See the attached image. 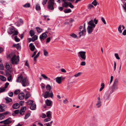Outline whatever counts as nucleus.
I'll list each match as a JSON object with an SVG mask.
<instances>
[{
	"mask_svg": "<svg viewBox=\"0 0 126 126\" xmlns=\"http://www.w3.org/2000/svg\"><path fill=\"white\" fill-rule=\"evenodd\" d=\"M68 6L72 8H74V6L72 5V3L70 2H69Z\"/></svg>",
	"mask_w": 126,
	"mask_h": 126,
	"instance_id": "obj_51",
	"label": "nucleus"
},
{
	"mask_svg": "<svg viewBox=\"0 0 126 126\" xmlns=\"http://www.w3.org/2000/svg\"><path fill=\"white\" fill-rule=\"evenodd\" d=\"M4 105H0V112H2L5 111L4 109Z\"/></svg>",
	"mask_w": 126,
	"mask_h": 126,
	"instance_id": "obj_29",
	"label": "nucleus"
},
{
	"mask_svg": "<svg viewBox=\"0 0 126 126\" xmlns=\"http://www.w3.org/2000/svg\"><path fill=\"white\" fill-rule=\"evenodd\" d=\"M118 79H116L114 80L113 84L114 85H118Z\"/></svg>",
	"mask_w": 126,
	"mask_h": 126,
	"instance_id": "obj_44",
	"label": "nucleus"
},
{
	"mask_svg": "<svg viewBox=\"0 0 126 126\" xmlns=\"http://www.w3.org/2000/svg\"><path fill=\"white\" fill-rule=\"evenodd\" d=\"M9 83H8V82L6 83L5 84V86H4V88L5 89H6V88H7V87L9 85Z\"/></svg>",
	"mask_w": 126,
	"mask_h": 126,
	"instance_id": "obj_64",
	"label": "nucleus"
},
{
	"mask_svg": "<svg viewBox=\"0 0 126 126\" xmlns=\"http://www.w3.org/2000/svg\"><path fill=\"white\" fill-rule=\"evenodd\" d=\"M44 54L45 56H47L48 55V53L45 49L43 50Z\"/></svg>",
	"mask_w": 126,
	"mask_h": 126,
	"instance_id": "obj_35",
	"label": "nucleus"
},
{
	"mask_svg": "<svg viewBox=\"0 0 126 126\" xmlns=\"http://www.w3.org/2000/svg\"><path fill=\"white\" fill-rule=\"evenodd\" d=\"M92 26H88L87 28V30L88 33L89 34L91 33L92 32L93 30V28Z\"/></svg>",
	"mask_w": 126,
	"mask_h": 126,
	"instance_id": "obj_15",
	"label": "nucleus"
},
{
	"mask_svg": "<svg viewBox=\"0 0 126 126\" xmlns=\"http://www.w3.org/2000/svg\"><path fill=\"white\" fill-rule=\"evenodd\" d=\"M51 118L49 117H48V118L45 119L44 120V121L45 122H48V121H49L51 120Z\"/></svg>",
	"mask_w": 126,
	"mask_h": 126,
	"instance_id": "obj_46",
	"label": "nucleus"
},
{
	"mask_svg": "<svg viewBox=\"0 0 126 126\" xmlns=\"http://www.w3.org/2000/svg\"><path fill=\"white\" fill-rule=\"evenodd\" d=\"M97 2L96 0H94L92 3V4L95 6L97 5Z\"/></svg>",
	"mask_w": 126,
	"mask_h": 126,
	"instance_id": "obj_47",
	"label": "nucleus"
},
{
	"mask_svg": "<svg viewBox=\"0 0 126 126\" xmlns=\"http://www.w3.org/2000/svg\"><path fill=\"white\" fill-rule=\"evenodd\" d=\"M14 33L12 36V37H13L15 35H17L18 33V32L17 31H15L14 32Z\"/></svg>",
	"mask_w": 126,
	"mask_h": 126,
	"instance_id": "obj_52",
	"label": "nucleus"
},
{
	"mask_svg": "<svg viewBox=\"0 0 126 126\" xmlns=\"http://www.w3.org/2000/svg\"><path fill=\"white\" fill-rule=\"evenodd\" d=\"M122 27V25H120L118 28V31H119V32L120 33H121L122 32V31L121 30V28Z\"/></svg>",
	"mask_w": 126,
	"mask_h": 126,
	"instance_id": "obj_45",
	"label": "nucleus"
},
{
	"mask_svg": "<svg viewBox=\"0 0 126 126\" xmlns=\"http://www.w3.org/2000/svg\"><path fill=\"white\" fill-rule=\"evenodd\" d=\"M19 113H20V111L19 110H16L14 111V113L15 114H18Z\"/></svg>",
	"mask_w": 126,
	"mask_h": 126,
	"instance_id": "obj_62",
	"label": "nucleus"
},
{
	"mask_svg": "<svg viewBox=\"0 0 126 126\" xmlns=\"http://www.w3.org/2000/svg\"><path fill=\"white\" fill-rule=\"evenodd\" d=\"M81 73H82L81 72H79L77 74H75L74 75V76L76 77H78L80 76Z\"/></svg>",
	"mask_w": 126,
	"mask_h": 126,
	"instance_id": "obj_55",
	"label": "nucleus"
},
{
	"mask_svg": "<svg viewBox=\"0 0 126 126\" xmlns=\"http://www.w3.org/2000/svg\"><path fill=\"white\" fill-rule=\"evenodd\" d=\"M20 107L19 104L18 103L14 104L12 106L13 108L14 109H18Z\"/></svg>",
	"mask_w": 126,
	"mask_h": 126,
	"instance_id": "obj_20",
	"label": "nucleus"
},
{
	"mask_svg": "<svg viewBox=\"0 0 126 126\" xmlns=\"http://www.w3.org/2000/svg\"><path fill=\"white\" fill-rule=\"evenodd\" d=\"M9 113V112L6 111L3 113L0 114V120L3 119L5 117L4 115L8 114Z\"/></svg>",
	"mask_w": 126,
	"mask_h": 126,
	"instance_id": "obj_10",
	"label": "nucleus"
},
{
	"mask_svg": "<svg viewBox=\"0 0 126 126\" xmlns=\"http://www.w3.org/2000/svg\"><path fill=\"white\" fill-rule=\"evenodd\" d=\"M20 91L19 90L17 89L15 90L14 92V94H17L20 92Z\"/></svg>",
	"mask_w": 126,
	"mask_h": 126,
	"instance_id": "obj_49",
	"label": "nucleus"
},
{
	"mask_svg": "<svg viewBox=\"0 0 126 126\" xmlns=\"http://www.w3.org/2000/svg\"><path fill=\"white\" fill-rule=\"evenodd\" d=\"M23 79L22 74H21L19 75V76H18L16 81L17 82H21L22 81V80Z\"/></svg>",
	"mask_w": 126,
	"mask_h": 126,
	"instance_id": "obj_11",
	"label": "nucleus"
},
{
	"mask_svg": "<svg viewBox=\"0 0 126 126\" xmlns=\"http://www.w3.org/2000/svg\"><path fill=\"white\" fill-rule=\"evenodd\" d=\"M70 36L73 38H76L77 37V35L74 33H73L70 34Z\"/></svg>",
	"mask_w": 126,
	"mask_h": 126,
	"instance_id": "obj_50",
	"label": "nucleus"
},
{
	"mask_svg": "<svg viewBox=\"0 0 126 126\" xmlns=\"http://www.w3.org/2000/svg\"><path fill=\"white\" fill-rule=\"evenodd\" d=\"M15 31V29L12 26L11 27L9 28L8 30V33L10 34H13Z\"/></svg>",
	"mask_w": 126,
	"mask_h": 126,
	"instance_id": "obj_9",
	"label": "nucleus"
},
{
	"mask_svg": "<svg viewBox=\"0 0 126 126\" xmlns=\"http://www.w3.org/2000/svg\"><path fill=\"white\" fill-rule=\"evenodd\" d=\"M41 7L38 4L36 5L35 9L37 11H39L41 10Z\"/></svg>",
	"mask_w": 126,
	"mask_h": 126,
	"instance_id": "obj_31",
	"label": "nucleus"
},
{
	"mask_svg": "<svg viewBox=\"0 0 126 126\" xmlns=\"http://www.w3.org/2000/svg\"><path fill=\"white\" fill-rule=\"evenodd\" d=\"M12 75L9 76L7 78L8 80L9 81H11L12 79Z\"/></svg>",
	"mask_w": 126,
	"mask_h": 126,
	"instance_id": "obj_56",
	"label": "nucleus"
},
{
	"mask_svg": "<svg viewBox=\"0 0 126 126\" xmlns=\"http://www.w3.org/2000/svg\"><path fill=\"white\" fill-rule=\"evenodd\" d=\"M110 94H109L108 92L106 93L104 96V98L105 100H108L110 98Z\"/></svg>",
	"mask_w": 126,
	"mask_h": 126,
	"instance_id": "obj_13",
	"label": "nucleus"
},
{
	"mask_svg": "<svg viewBox=\"0 0 126 126\" xmlns=\"http://www.w3.org/2000/svg\"><path fill=\"white\" fill-rule=\"evenodd\" d=\"M88 24L90 26H92V27H95V25L93 23V21L92 19L88 23Z\"/></svg>",
	"mask_w": 126,
	"mask_h": 126,
	"instance_id": "obj_17",
	"label": "nucleus"
},
{
	"mask_svg": "<svg viewBox=\"0 0 126 126\" xmlns=\"http://www.w3.org/2000/svg\"><path fill=\"white\" fill-rule=\"evenodd\" d=\"M33 101L32 100H30L28 101L27 102V103L29 105L31 106L33 104Z\"/></svg>",
	"mask_w": 126,
	"mask_h": 126,
	"instance_id": "obj_37",
	"label": "nucleus"
},
{
	"mask_svg": "<svg viewBox=\"0 0 126 126\" xmlns=\"http://www.w3.org/2000/svg\"><path fill=\"white\" fill-rule=\"evenodd\" d=\"M101 102L100 100H98L97 103L96 105L97 106V107L99 108L101 105Z\"/></svg>",
	"mask_w": 126,
	"mask_h": 126,
	"instance_id": "obj_28",
	"label": "nucleus"
},
{
	"mask_svg": "<svg viewBox=\"0 0 126 126\" xmlns=\"http://www.w3.org/2000/svg\"><path fill=\"white\" fill-rule=\"evenodd\" d=\"M21 82L23 86L24 87L28 86L29 84V83L28 82L27 78L26 77L24 78Z\"/></svg>",
	"mask_w": 126,
	"mask_h": 126,
	"instance_id": "obj_4",
	"label": "nucleus"
},
{
	"mask_svg": "<svg viewBox=\"0 0 126 126\" xmlns=\"http://www.w3.org/2000/svg\"><path fill=\"white\" fill-rule=\"evenodd\" d=\"M23 6L25 8L29 7L30 6V5L29 3H27L24 5Z\"/></svg>",
	"mask_w": 126,
	"mask_h": 126,
	"instance_id": "obj_42",
	"label": "nucleus"
},
{
	"mask_svg": "<svg viewBox=\"0 0 126 126\" xmlns=\"http://www.w3.org/2000/svg\"><path fill=\"white\" fill-rule=\"evenodd\" d=\"M26 110V108L25 107H22L20 109V115L23 114Z\"/></svg>",
	"mask_w": 126,
	"mask_h": 126,
	"instance_id": "obj_12",
	"label": "nucleus"
},
{
	"mask_svg": "<svg viewBox=\"0 0 126 126\" xmlns=\"http://www.w3.org/2000/svg\"><path fill=\"white\" fill-rule=\"evenodd\" d=\"M32 42H34L38 39V36L36 35H34L32 38Z\"/></svg>",
	"mask_w": 126,
	"mask_h": 126,
	"instance_id": "obj_32",
	"label": "nucleus"
},
{
	"mask_svg": "<svg viewBox=\"0 0 126 126\" xmlns=\"http://www.w3.org/2000/svg\"><path fill=\"white\" fill-rule=\"evenodd\" d=\"M79 54V56L82 59L81 61H84L86 59V52L84 51H81L78 53Z\"/></svg>",
	"mask_w": 126,
	"mask_h": 126,
	"instance_id": "obj_3",
	"label": "nucleus"
},
{
	"mask_svg": "<svg viewBox=\"0 0 126 126\" xmlns=\"http://www.w3.org/2000/svg\"><path fill=\"white\" fill-rule=\"evenodd\" d=\"M87 7L88 9H91L92 8H94V6L92 4H90L88 5Z\"/></svg>",
	"mask_w": 126,
	"mask_h": 126,
	"instance_id": "obj_43",
	"label": "nucleus"
},
{
	"mask_svg": "<svg viewBox=\"0 0 126 126\" xmlns=\"http://www.w3.org/2000/svg\"><path fill=\"white\" fill-rule=\"evenodd\" d=\"M46 115L44 113H43L42 114V115L41 116V117L43 118H45L46 117Z\"/></svg>",
	"mask_w": 126,
	"mask_h": 126,
	"instance_id": "obj_59",
	"label": "nucleus"
},
{
	"mask_svg": "<svg viewBox=\"0 0 126 126\" xmlns=\"http://www.w3.org/2000/svg\"><path fill=\"white\" fill-rule=\"evenodd\" d=\"M31 115V113H28L26 114L25 116L24 119H26L29 117Z\"/></svg>",
	"mask_w": 126,
	"mask_h": 126,
	"instance_id": "obj_39",
	"label": "nucleus"
},
{
	"mask_svg": "<svg viewBox=\"0 0 126 126\" xmlns=\"http://www.w3.org/2000/svg\"><path fill=\"white\" fill-rule=\"evenodd\" d=\"M29 33L31 36H34L35 34V32L33 30H31L29 32Z\"/></svg>",
	"mask_w": 126,
	"mask_h": 126,
	"instance_id": "obj_27",
	"label": "nucleus"
},
{
	"mask_svg": "<svg viewBox=\"0 0 126 126\" xmlns=\"http://www.w3.org/2000/svg\"><path fill=\"white\" fill-rule=\"evenodd\" d=\"M47 90L49 91H50L51 89V87L49 84H47L46 87Z\"/></svg>",
	"mask_w": 126,
	"mask_h": 126,
	"instance_id": "obj_40",
	"label": "nucleus"
},
{
	"mask_svg": "<svg viewBox=\"0 0 126 126\" xmlns=\"http://www.w3.org/2000/svg\"><path fill=\"white\" fill-rule=\"evenodd\" d=\"M14 38L15 41L17 42H18L20 41V39L16 36H15Z\"/></svg>",
	"mask_w": 126,
	"mask_h": 126,
	"instance_id": "obj_48",
	"label": "nucleus"
},
{
	"mask_svg": "<svg viewBox=\"0 0 126 126\" xmlns=\"http://www.w3.org/2000/svg\"><path fill=\"white\" fill-rule=\"evenodd\" d=\"M25 96V94L22 93H20L18 95V98L20 100L23 99L24 98Z\"/></svg>",
	"mask_w": 126,
	"mask_h": 126,
	"instance_id": "obj_14",
	"label": "nucleus"
},
{
	"mask_svg": "<svg viewBox=\"0 0 126 126\" xmlns=\"http://www.w3.org/2000/svg\"><path fill=\"white\" fill-rule=\"evenodd\" d=\"M118 88L117 85H113L111 89H110V94H111L115 90L117 89Z\"/></svg>",
	"mask_w": 126,
	"mask_h": 126,
	"instance_id": "obj_7",
	"label": "nucleus"
},
{
	"mask_svg": "<svg viewBox=\"0 0 126 126\" xmlns=\"http://www.w3.org/2000/svg\"><path fill=\"white\" fill-rule=\"evenodd\" d=\"M101 20L104 24H106V21L103 17H102L101 18Z\"/></svg>",
	"mask_w": 126,
	"mask_h": 126,
	"instance_id": "obj_58",
	"label": "nucleus"
},
{
	"mask_svg": "<svg viewBox=\"0 0 126 126\" xmlns=\"http://www.w3.org/2000/svg\"><path fill=\"white\" fill-rule=\"evenodd\" d=\"M5 122L4 123V125H8L12 122L13 123L14 121L11 120V118L10 117H9L7 119L4 120Z\"/></svg>",
	"mask_w": 126,
	"mask_h": 126,
	"instance_id": "obj_6",
	"label": "nucleus"
},
{
	"mask_svg": "<svg viewBox=\"0 0 126 126\" xmlns=\"http://www.w3.org/2000/svg\"><path fill=\"white\" fill-rule=\"evenodd\" d=\"M55 0H49L48 2L47 8L49 10H53L54 9V5Z\"/></svg>",
	"mask_w": 126,
	"mask_h": 126,
	"instance_id": "obj_2",
	"label": "nucleus"
},
{
	"mask_svg": "<svg viewBox=\"0 0 126 126\" xmlns=\"http://www.w3.org/2000/svg\"><path fill=\"white\" fill-rule=\"evenodd\" d=\"M47 37V34L45 33H43L40 35L39 38L41 41H44Z\"/></svg>",
	"mask_w": 126,
	"mask_h": 126,
	"instance_id": "obj_8",
	"label": "nucleus"
},
{
	"mask_svg": "<svg viewBox=\"0 0 126 126\" xmlns=\"http://www.w3.org/2000/svg\"><path fill=\"white\" fill-rule=\"evenodd\" d=\"M36 29L37 32H40L42 31V29L39 27H36Z\"/></svg>",
	"mask_w": 126,
	"mask_h": 126,
	"instance_id": "obj_41",
	"label": "nucleus"
},
{
	"mask_svg": "<svg viewBox=\"0 0 126 126\" xmlns=\"http://www.w3.org/2000/svg\"><path fill=\"white\" fill-rule=\"evenodd\" d=\"M12 71L10 70H6L5 71L6 75L7 76H10L11 75H12L11 74V72Z\"/></svg>",
	"mask_w": 126,
	"mask_h": 126,
	"instance_id": "obj_25",
	"label": "nucleus"
},
{
	"mask_svg": "<svg viewBox=\"0 0 126 126\" xmlns=\"http://www.w3.org/2000/svg\"><path fill=\"white\" fill-rule=\"evenodd\" d=\"M69 2H64L62 5L63 7L67 8L68 6Z\"/></svg>",
	"mask_w": 126,
	"mask_h": 126,
	"instance_id": "obj_24",
	"label": "nucleus"
},
{
	"mask_svg": "<svg viewBox=\"0 0 126 126\" xmlns=\"http://www.w3.org/2000/svg\"><path fill=\"white\" fill-rule=\"evenodd\" d=\"M19 60V57L18 56H16L15 55L11 59V61L12 63L13 64H17L18 63Z\"/></svg>",
	"mask_w": 126,
	"mask_h": 126,
	"instance_id": "obj_1",
	"label": "nucleus"
},
{
	"mask_svg": "<svg viewBox=\"0 0 126 126\" xmlns=\"http://www.w3.org/2000/svg\"><path fill=\"white\" fill-rule=\"evenodd\" d=\"M5 67L7 70H9L11 68L12 65L9 63H6V64Z\"/></svg>",
	"mask_w": 126,
	"mask_h": 126,
	"instance_id": "obj_18",
	"label": "nucleus"
},
{
	"mask_svg": "<svg viewBox=\"0 0 126 126\" xmlns=\"http://www.w3.org/2000/svg\"><path fill=\"white\" fill-rule=\"evenodd\" d=\"M36 105L35 104H33L31 106L30 109L32 110H35L36 108Z\"/></svg>",
	"mask_w": 126,
	"mask_h": 126,
	"instance_id": "obj_26",
	"label": "nucleus"
},
{
	"mask_svg": "<svg viewBox=\"0 0 126 126\" xmlns=\"http://www.w3.org/2000/svg\"><path fill=\"white\" fill-rule=\"evenodd\" d=\"M30 50L32 51H33L35 48V47L33 43H31L29 45Z\"/></svg>",
	"mask_w": 126,
	"mask_h": 126,
	"instance_id": "obj_16",
	"label": "nucleus"
},
{
	"mask_svg": "<svg viewBox=\"0 0 126 126\" xmlns=\"http://www.w3.org/2000/svg\"><path fill=\"white\" fill-rule=\"evenodd\" d=\"M5 99L6 100V103H8L12 101V99L8 97H6L5 98Z\"/></svg>",
	"mask_w": 126,
	"mask_h": 126,
	"instance_id": "obj_23",
	"label": "nucleus"
},
{
	"mask_svg": "<svg viewBox=\"0 0 126 126\" xmlns=\"http://www.w3.org/2000/svg\"><path fill=\"white\" fill-rule=\"evenodd\" d=\"M83 31H82L80 32L79 33L80 37L83 34Z\"/></svg>",
	"mask_w": 126,
	"mask_h": 126,
	"instance_id": "obj_60",
	"label": "nucleus"
},
{
	"mask_svg": "<svg viewBox=\"0 0 126 126\" xmlns=\"http://www.w3.org/2000/svg\"><path fill=\"white\" fill-rule=\"evenodd\" d=\"M71 12V9H65L64 11V12L65 13H70Z\"/></svg>",
	"mask_w": 126,
	"mask_h": 126,
	"instance_id": "obj_33",
	"label": "nucleus"
},
{
	"mask_svg": "<svg viewBox=\"0 0 126 126\" xmlns=\"http://www.w3.org/2000/svg\"><path fill=\"white\" fill-rule=\"evenodd\" d=\"M52 112L50 111H48L46 112V116L47 117L52 118Z\"/></svg>",
	"mask_w": 126,
	"mask_h": 126,
	"instance_id": "obj_22",
	"label": "nucleus"
},
{
	"mask_svg": "<svg viewBox=\"0 0 126 126\" xmlns=\"http://www.w3.org/2000/svg\"><path fill=\"white\" fill-rule=\"evenodd\" d=\"M53 96V94L52 91L49 93V91H47L45 93L44 97L45 98H47L48 97H50L52 98Z\"/></svg>",
	"mask_w": 126,
	"mask_h": 126,
	"instance_id": "obj_5",
	"label": "nucleus"
},
{
	"mask_svg": "<svg viewBox=\"0 0 126 126\" xmlns=\"http://www.w3.org/2000/svg\"><path fill=\"white\" fill-rule=\"evenodd\" d=\"M4 69V67L2 64H0V69L3 70Z\"/></svg>",
	"mask_w": 126,
	"mask_h": 126,
	"instance_id": "obj_54",
	"label": "nucleus"
},
{
	"mask_svg": "<svg viewBox=\"0 0 126 126\" xmlns=\"http://www.w3.org/2000/svg\"><path fill=\"white\" fill-rule=\"evenodd\" d=\"M31 96L29 92H27L26 93V95L25 99H27L28 98Z\"/></svg>",
	"mask_w": 126,
	"mask_h": 126,
	"instance_id": "obj_36",
	"label": "nucleus"
},
{
	"mask_svg": "<svg viewBox=\"0 0 126 126\" xmlns=\"http://www.w3.org/2000/svg\"><path fill=\"white\" fill-rule=\"evenodd\" d=\"M48 0H43L42 2V4L43 5H45L46 4Z\"/></svg>",
	"mask_w": 126,
	"mask_h": 126,
	"instance_id": "obj_63",
	"label": "nucleus"
},
{
	"mask_svg": "<svg viewBox=\"0 0 126 126\" xmlns=\"http://www.w3.org/2000/svg\"><path fill=\"white\" fill-rule=\"evenodd\" d=\"M45 103L47 106H51L52 102L48 99H47L45 101Z\"/></svg>",
	"mask_w": 126,
	"mask_h": 126,
	"instance_id": "obj_19",
	"label": "nucleus"
},
{
	"mask_svg": "<svg viewBox=\"0 0 126 126\" xmlns=\"http://www.w3.org/2000/svg\"><path fill=\"white\" fill-rule=\"evenodd\" d=\"M62 79L61 77H57L56 79V81L57 83L59 84H60L62 82Z\"/></svg>",
	"mask_w": 126,
	"mask_h": 126,
	"instance_id": "obj_21",
	"label": "nucleus"
},
{
	"mask_svg": "<svg viewBox=\"0 0 126 126\" xmlns=\"http://www.w3.org/2000/svg\"><path fill=\"white\" fill-rule=\"evenodd\" d=\"M40 54V52H39L34 57V60L35 62H36V59L39 56Z\"/></svg>",
	"mask_w": 126,
	"mask_h": 126,
	"instance_id": "obj_38",
	"label": "nucleus"
},
{
	"mask_svg": "<svg viewBox=\"0 0 126 126\" xmlns=\"http://www.w3.org/2000/svg\"><path fill=\"white\" fill-rule=\"evenodd\" d=\"M0 79L3 81H4L6 80V78L3 76L0 75Z\"/></svg>",
	"mask_w": 126,
	"mask_h": 126,
	"instance_id": "obj_34",
	"label": "nucleus"
},
{
	"mask_svg": "<svg viewBox=\"0 0 126 126\" xmlns=\"http://www.w3.org/2000/svg\"><path fill=\"white\" fill-rule=\"evenodd\" d=\"M15 55L14 53L12 52L8 55V58L11 59Z\"/></svg>",
	"mask_w": 126,
	"mask_h": 126,
	"instance_id": "obj_30",
	"label": "nucleus"
},
{
	"mask_svg": "<svg viewBox=\"0 0 126 126\" xmlns=\"http://www.w3.org/2000/svg\"><path fill=\"white\" fill-rule=\"evenodd\" d=\"M80 65L82 66H85L86 65V63L85 61L82 62L80 64Z\"/></svg>",
	"mask_w": 126,
	"mask_h": 126,
	"instance_id": "obj_61",
	"label": "nucleus"
},
{
	"mask_svg": "<svg viewBox=\"0 0 126 126\" xmlns=\"http://www.w3.org/2000/svg\"><path fill=\"white\" fill-rule=\"evenodd\" d=\"M115 57L118 60H119L120 59V58L119 57L118 55V54L115 53Z\"/></svg>",
	"mask_w": 126,
	"mask_h": 126,
	"instance_id": "obj_57",
	"label": "nucleus"
},
{
	"mask_svg": "<svg viewBox=\"0 0 126 126\" xmlns=\"http://www.w3.org/2000/svg\"><path fill=\"white\" fill-rule=\"evenodd\" d=\"M5 90V89L4 87L0 88V93H2Z\"/></svg>",
	"mask_w": 126,
	"mask_h": 126,
	"instance_id": "obj_53",
	"label": "nucleus"
}]
</instances>
